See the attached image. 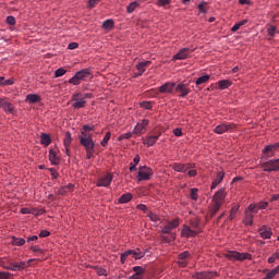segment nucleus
I'll return each instance as SVG.
<instances>
[{
    "mask_svg": "<svg viewBox=\"0 0 279 279\" xmlns=\"http://www.w3.org/2000/svg\"><path fill=\"white\" fill-rule=\"evenodd\" d=\"M279 258V253H275L272 254L269 258H268V263H276V260H278Z\"/></svg>",
    "mask_w": 279,
    "mask_h": 279,
    "instance_id": "5fc2aeb1",
    "label": "nucleus"
},
{
    "mask_svg": "<svg viewBox=\"0 0 279 279\" xmlns=\"http://www.w3.org/2000/svg\"><path fill=\"white\" fill-rule=\"evenodd\" d=\"M175 93H179V97L184 99L189 93H191V89L189 88V85L184 83H179L177 86H174Z\"/></svg>",
    "mask_w": 279,
    "mask_h": 279,
    "instance_id": "f8f14e48",
    "label": "nucleus"
},
{
    "mask_svg": "<svg viewBox=\"0 0 279 279\" xmlns=\"http://www.w3.org/2000/svg\"><path fill=\"white\" fill-rule=\"evenodd\" d=\"M221 209V205H217L216 203H213V206L209 210L210 217H215L217 215V211Z\"/></svg>",
    "mask_w": 279,
    "mask_h": 279,
    "instance_id": "e433bc0d",
    "label": "nucleus"
},
{
    "mask_svg": "<svg viewBox=\"0 0 279 279\" xmlns=\"http://www.w3.org/2000/svg\"><path fill=\"white\" fill-rule=\"evenodd\" d=\"M217 277V272L215 271H203V272H196L193 275V278L196 279H213Z\"/></svg>",
    "mask_w": 279,
    "mask_h": 279,
    "instance_id": "f3484780",
    "label": "nucleus"
},
{
    "mask_svg": "<svg viewBox=\"0 0 279 279\" xmlns=\"http://www.w3.org/2000/svg\"><path fill=\"white\" fill-rule=\"evenodd\" d=\"M225 257L229 260H252V254L239 253L236 251H230L225 254Z\"/></svg>",
    "mask_w": 279,
    "mask_h": 279,
    "instance_id": "20e7f679",
    "label": "nucleus"
},
{
    "mask_svg": "<svg viewBox=\"0 0 279 279\" xmlns=\"http://www.w3.org/2000/svg\"><path fill=\"white\" fill-rule=\"evenodd\" d=\"M187 175H189V178H195V175H197V170L190 168L187 170Z\"/></svg>",
    "mask_w": 279,
    "mask_h": 279,
    "instance_id": "4d7b16f0",
    "label": "nucleus"
},
{
    "mask_svg": "<svg viewBox=\"0 0 279 279\" xmlns=\"http://www.w3.org/2000/svg\"><path fill=\"white\" fill-rule=\"evenodd\" d=\"M178 226H180V220L174 219V220L168 222V223L163 227V229L161 230V232H162L163 234H171V231H172V230H175V228H178Z\"/></svg>",
    "mask_w": 279,
    "mask_h": 279,
    "instance_id": "ddd939ff",
    "label": "nucleus"
},
{
    "mask_svg": "<svg viewBox=\"0 0 279 279\" xmlns=\"http://www.w3.org/2000/svg\"><path fill=\"white\" fill-rule=\"evenodd\" d=\"M110 184H112V173H107L104 177H101L98 182H97V186H110Z\"/></svg>",
    "mask_w": 279,
    "mask_h": 279,
    "instance_id": "2eb2a0df",
    "label": "nucleus"
},
{
    "mask_svg": "<svg viewBox=\"0 0 279 279\" xmlns=\"http://www.w3.org/2000/svg\"><path fill=\"white\" fill-rule=\"evenodd\" d=\"M262 169L268 173H271L272 171H279V158L263 162Z\"/></svg>",
    "mask_w": 279,
    "mask_h": 279,
    "instance_id": "0eeeda50",
    "label": "nucleus"
},
{
    "mask_svg": "<svg viewBox=\"0 0 279 279\" xmlns=\"http://www.w3.org/2000/svg\"><path fill=\"white\" fill-rule=\"evenodd\" d=\"M276 32H277L276 26H270V27L267 29V34H268V36H270L271 38H274V36H276Z\"/></svg>",
    "mask_w": 279,
    "mask_h": 279,
    "instance_id": "3c124183",
    "label": "nucleus"
},
{
    "mask_svg": "<svg viewBox=\"0 0 279 279\" xmlns=\"http://www.w3.org/2000/svg\"><path fill=\"white\" fill-rule=\"evenodd\" d=\"M189 256H191V254L187 251H185V252L179 254V260H186V258H189Z\"/></svg>",
    "mask_w": 279,
    "mask_h": 279,
    "instance_id": "603ef678",
    "label": "nucleus"
},
{
    "mask_svg": "<svg viewBox=\"0 0 279 279\" xmlns=\"http://www.w3.org/2000/svg\"><path fill=\"white\" fill-rule=\"evenodd\" d=\"M49 160L52 165H60V158H58L53 149L49 150Z\"/></svg>",
    "mask_w": 279,
    "mask_h": 279,
    "instance_id": "bb28decb",
    "label": "nucleus"
},
{
    "mask_svg": "<svg viewBox=\"0 0 279 279\" xmlns=\"http://www.w3.org/2000/svg\"><path fill=\"white\" fill-rule=\"evenodd\" d=\"M247 213H251L252 215H256L258 213V205L256 204H251L247 209Z\"/></svg>",
    "mask_w": 279,
    "mask_h": 279,
    "instance_id": "79ce46f5",
    "label": "nucleus"
},
{
    "mask_svg": "<svg viewBox=\"0 0 279 279\" xmlns=\"http://www.w3.org/2000/svg\"><path fill=\"white\" fill-rule=\"evenodd\" d=\"M98 276H106L107 271L105 268H97L96 269Z\"/></svg>",
    "mask_w": 279,
    "mask_h": 279,
    "instance_id": "69168bd1",
    "label": "nucleus"
},
{
    "mask_svg": "<svg viewBox=\"0 0 279 279\" xmlns=\"http://www.w3.org/2000/svg\"><path fill=\"white\" fill-rule=\"evenodd\" d=\"M190 225L192 230H196L197 233L199 232V218H194L192 220H190Z\"/></svg>",
    "mask_w": 279,
    "mask_h": 279,
    "instance_id": "473e14b6",
    "label": "nucleus"
},
{
    "mask_svg": "<svg viewBox=\"0 0 279 279\" xmlns=\"http://www.w3.org/2000/svg\"><path fill=\"white\" fill-rule=\"evenodd\" d=\"M128 256H132L133 258H135V260H141V258L145 257V253L141 252V250L138 248L136 251L129 250L121 254V263H125Z\"/></svg>",
    "mask_w": 279,
    "mask_h": 279,
    "instance_id": "423d86ee",
    "label": "nucleus"
},
{
    "mask_svg": "<svg viewBox=\"0 0 279 279\" xmlns=\"http://www.w3.org/2000/svg\"><path fill=\"white\" fill-rule=\"evenodd\" d=\"M5 269H9L10 271H20L19 263H12L10 266H7Z\"/></svg>",
    "mask_w": 279,
    "mask_h": 279,
    "instance_id": "49530a36",
    "label": "nucleus"
},
{
    "mask_svg": "<svg viewBox=\"0 0 279 279\" xmlns=\"http://www.w3.org/2000/svg\"><path fill=\"white\" fill-rule=\"evenodd\" d=\"M197 230L192 229L191 227L184 225L182 232H181V236H185L186 239L191 238V236H197Z\"/></svg>",
    "mask_w": 279,
    "mask_h": 279,
    "instance_id": "a211bd4d",
    "label": "nucleus"
},
{
    "mask_svg": "<svg viewBox=\"0 0 279 279\" xmlns=\"http://www.w3.org/2000/svg\"><path fill=\"white\" fill-rule=\"evenodd\" d=\"M0 108L9 114H14V105L9 102L8 98H0Z\"/></svg>",
    "mask_w": 279,
    "mask_h": 279,
    "instance_id": "9b49d317",
    "label": "nucleus"
},
{
    "mask_svg": "<svg viewBox=\"0 0 279 279\" xmlns=\"http://www.w3.org/2000/svg\"><path fill=\"white\" fill-rule=\"evenodd\" d=\"M259 235L262 236V239H271V234H274V232H271V229L266 228V227H262L259 230Z\"/></svg>",
    "mask_w": 279,
    "mask_h": 279,
    "instance_id": "5701e85b",
    "label": "nucleus"
},
{
    "mask_svg": "<svg viewBox=\"0 0 279 279\" xmlns=\"http://www.w3.org/2000/svg\"><path fill=\"white\" fill-rule=\"evenodd\" d=\"M136 8H138V2L134 1L128 5L126 10H128L129 14H132V12H134V10H136Z\"/></svg>",
    "mask_w": 279,
    "mask_h": 279,
    "instance_id": "37998d69",
    "label": "nucleus"
},
{
    "mask_svg": "<svg viewBox=\"0 0 279 279\" xmlns=\"http://www.w3.org/2000/svg\"><path fill=\"white\" fill-rule=\"evenodd\" d=\"M90 77V69H83L75 73V75L70 78L69 84L74 86H80L82 82H86Z\"/></svg>",
    "mask_w": 279,
    "mask_h": 279,
    "instance_id": "f03ea898",
    "label": "nucleus"
},
{
    "mask_svg": "<svg viewBox=\"0 0 279 279\" xmlns=\"http://www.w3.org/2000/svg\"><path fill=\"white\" fill-rule=\"evenodd\" d=\"M236 213H239V205H235L231 208L230 215H229V221H233L235 219Z\"/></svg>",
    "mask_w": 279,
    "mask_h": 279,
    "instance_id": "c9c22d12",
    "label": "nucleus"
},
{
    "mask_svg": "<svg viewBox=\"0 0 279 279\" xmlns=\"http://www.w3.org/2000/svg\"><path fill=\"white\" fill-rule=\"evenodd\" d=\"M149 64H151V61H142L136 64V69L141 73H145V71H146L147 66H149Z\"/></svg>",
    "mask_w": 279,
    "mask_h": 279,
    "instance_id": "393cba45",
    "label": "nucleus"
},
{
    "mask_svg": "<svg viewBox=\"0 0 279 279\" xmlns=\"http://www.w3.org/2000/svg\"><path fill=\"white\" fill-rule=\"evenodd\" d=\"M71 143H73V137L71 136V132H66L63 140V145L64 147H71Z\"/></svg>",
    "mask_w": 279,
    "mask_h": 279,
    "instance_id": "2f4dec72",
    "label": "nucleus"
},
{
    "mask_svg": "<svg viewBox=\"0 0 279 279\" xmlns=\"http://www.w3.org/2000/svg\"><path fill=\"white\" fill-rule=\"evenodd\" d=\"M173 134H174V136H182V134H183L182 129H180V128L174 129Z\"/></svg>",
    "mask_w": 279,
    "mask_h": 279,
    "instance_id": "338daca9",
    "label": "nucleus"
},
{
    "mask_svg": "<svg viewBox=\"0 0 279 279\" xmlns=\"http://www.w3.org/2000/svg\"><path fill=\"white\" fill-rule=\"evenodd\" d=\"M8 278H10V272L0 271V279H8Z\"/></svg>",
    "mask_w": 279,
    "mask_h": 279,
    "instance_id": "774afa93",
    "label": "nucleus"
},
{
    "mask_svg": "<svg viewBox=\"0 0 279 279\" xmlns=\"http://www.w3.org/2000/svg\"><path fill=\"white\" fill-rule=\"evenodd\" d=\"M173 88H175V83H165L159 87V93H173Z\"/></svg>",
    "mask_w": 279,
    "mask_h": 279,
    "instance_id": "aec40b11",
    "label": "nucleus"
},
{
    "mask_svg": "<svg viewBox=\"0 0 279 279\" xmlns=\"http://www.w3.org/2000/svg\"><path fill=\"white\" fill-rule=\"evenodd\" d=\"M49 234H51V232H49L47 230H41L40 233H39V236L41 239H45V238L49 236Z\"/></svg>",
    "mask_w": 279,
    "mask_h": 279,
    "instance_id": "bf43d9fd",
    "label": "nucleus"
},
{
    "mask_svg": "<svg viewBox=\"0 0 279 279\" xmlns=\"http://www.w3.org/2000/svg\"><path fill=\"white\" fill-rule=\"evenodd\" d=\"M191 56V49L182 48L177 54L172 57V60H186Z\"/></svg>",
    "mask_w": 279,
    "mask_h": 279,
    "instance_id": "dca6fc26",
    "label": "nucleus"
},
{
    "mask_svg": "<svg viewBox=\"0 0 279 279\" xmlns=\"http://www.w3.org/2000/svg\"><path fill=\"white\" fill-rule=\"evenodd\" d=\"M87 99H93V94L92 93H87V94L76 93V94H74L71 98L72 108H74V110H81V108H86V100Z\"/></svg>",
    "mask_w": 279,
    "mask_h": 279,
    "instance_id": "f257e3e1",
    "label": "nucleus"
},
{
    "mask_svg": "<svg viewBox=\"0 0 279 279\" xmlns=\"http://www.w3.org/2000/svg\"><path fill=\"white\" fill-rule=\"evenodd\" d=\"M158 138H160V135H149L145 138L144 145H147V147H154Z\"/></svg>",
    "mask_w": 279,
    "mask_h": 279,
    "instance_id": "412c9836",
    "label": "nucleus"
},
{
    "mask_svg": "<svg viewBox=\"0 0 279 279\" xmlns=\"http://www.w3.org/2000/svg\"><path fill=\"white\" fill-rule=\"evenodd\" d=\"M102 27H104V29H107L108 32H110V29H112V27H114V21L113 20H106L102 23Z\"/></svg>",
    "mask_w": 279,
    "mask_h": 279,
    "instance_id": "72a5a7b5",
    "label": "nucleus"
},
{
    "mask_svg": "<svg viewBox=\"0 0 279 279\" xmlns=\"http://www.w3.org/2000/svg\"><path fill=\"white\" fill-rule=\"evenodd\" d=\"M50 173H51V177L53 178V180H56L60 175V173H58L57 170L53 168H50Z\"/></svg>",
    "mask_w": 279,
    "mask_h": 279,
    "instance_id": "680f3d73",
    "label": "nucleus"
},
{
    "mask_svg": "<svg viewBox=\"0 0 279 279\" xmlns=\"http://www.w3.org/2000/svg\"><path fill=\"white\" fill-rule=\"evenodd\" d=\"M218 86L220 90H226V88H230V86H232V82H230V80H222L218 82Z\"/></svg>",
    "mask_w": 279,
    "mask_h": 279,
    "instance_id": "c85d7f7f",
    "label": "nucleus"
},
{
    "mask_svg": "<svg viewBox=\"0 0 279 279\" xmlns=\"http://www.w3.org/2000/svg\"><path fill=\"white\" fill-rule=\"evenodd\" d=\"M210 80V75L206 74L196 80V86H202V84H206Z\"/></svg>",
    "mask_w": 279,
    "mask_h": 279,
    "instance_id": "f704fd0d",
    "label": "nucleus"
},
{
    "mask_svg": "<svg viewBox=\"0 0 279 279\" xmlns=\"http://www.w3.org/2000/svg\"><path fill=\"white\" fill-rule=\"evenodd\" d=\"M29 263H32V259H29L27 263L20 262L17 263V268L20 269V271H22V269H27V267H29Z\"/></svg>",
    "mask_w": 279,
    "mask_h": 279,
    "instance_id": "c03bdc74",
    "label": "nucleus"
},
{
    "mask_svg": "<svg viewBox=\"0 0 279 279\" xmlns=\"http://www.w3.org/2000/svg\"><path fill=\"white\" fill-rule=\"evenodd\" d=\"M277 274H279V265L272 270H269L264 279H274L276 278Z\"/></svg>",
    "mask_w": 279,
    "mask_h": 279,
    "instance_id": "c756f323",
    "label": "nucleus"
},
{
    "mask_svg": "<svg viewBox=\"0 0 279 279\" xmlns=\"http://www.w3.org/2000/svg\"><path fill=\"white\" fill-rule=\"evenodd\" d=\"M133 271H135V274H137V276H143V274H145V268H143L141 266H135V267H133Z\"/></svg>",
    "mask_w": 279,
    "mask_h": 279,
    "instance_id": "de8ad7c7",
    "label": "nucleus"
},
{
    "mask_svg": "<svg viewBox=\"0 0 279 279\" xmlns=\"http://www.w3.org/2000/svg\"><path fill=\"white\" fill-rule=\"evenodd\" d=\"M12 244L21 247V245H25V239L13 236Z\"/></svg>",
    "mask_w": 279,
    "mask_h": 279,
    "instance_id": "58836bf2",
    "label": "nucleus"
},
{
    "mask_svg": "<svg viewBox=\"0 0 279 279\" xmlns=\"http://www.w3.org/2000/svg\"><path fill=\"white\" fill-rule=\"evenodd\" d=\"M128 202H132V193L123 194V195L119 198V204H128Z\"/></svg>",
    "mask_w": 279,
    "mask_h": 279,
    "instance_id": "7c9ffc66",
    "label": "nucleus"
},
{
    "mask_svg": "<svg viewBox=\"0 0 279 279\" xmlns=\"http://www.w3.org/2000/svg\"><path fill=\"white\" fill-rule=\"evenodd\" d=\"M132 134H134V132L124 133L119 136L118 141H125V140L128 141L132 138Z\"/></svg>",
    "mask_w": 279,
    "mask_h": 279,
    "instance_id": "a18cd8bd",
    "label": "nucleus"
},
{
    "mask_svg": "<svg viewBox=\"0 0 279 279\" xmlns=\"http://www.w3.org/2000/svg\"><path fill=\"white\" fill-rule=\"evenodd\" d=\"M40 141L41 145H44L45 147H49V145H51V137L49 136V134L43 133L40 135Z\"/></svg>",
    "mask_w": 279,
    "mask_h": 279,
    "instance_id": "a878e982",
    "label": "nucleus"
},
{
    "mask_svg": "<svg viewBox=\"0 0 279 279\" xmlns=\"http://www.w3.org/2000/svg\"><path fill=\"white\" fill-rule=\"evenodd\" d=\"M112 137V133L107 132L102 141L100 142L101 147H106L108 145V141Z\"/></svg>",
    "mask_w": 279,
    "mask_h": 279,
    "instance_id": "ea45409f",
    "label": "nucleus"
},
{
    "mask_svg": "<svg viewBox=\"0 0 279 279\" xmlns=\"http://www.w3.org/2000/svg\"><path fill=\"white\" fill-rule=\"evenodd\" d=\"M153 175H154V170H151V168L147 166H141L138 168V172H137L138 182H145L147 180H150Z\"/></svg>",
    "mask_w": 279,
    "mask_h": 279,
    "instance_id": "39448f33",
    "label": "nucleus"
},
{
    "mask_svg": "<svg viewBox=\"0 0 279 279\" xmlns=\"http://www.w3.org/2000/svg\"><path fill=\"white\" fill-rule=\"evenodd\" d=\"M78 138H80V144L83 147H85V150L95 149V141H93L92 133H82V135H80Z\"/></svg>",
    "mask_w": 279,
    "mask_h": 279,
    "instance_id": "7ed1b4c3",
    "label": "nucleus"
},
{
    "mask_svg": "<svg viewBox=\"0 0 279 279\" xmlns=\"http://www.w3.org/2000/svg\"><path fill=\"white\" fill-rule=\"evenodd\" d=\"M172 169L178 171V173H186L189 169H193V165L191 163H173Z\"/></svg>",
    "mask_w": 279,
    "mask_h": 279,
    "instance_id": "4468645a",
    "label": "nucleus"
},
{
    "mask_svg": "<svg viewBox=\"0 0 279 279\" xmlns=\"http://www.w3.org/2000/svg\"><path fill=\"white\" fill-rule=\"evenodd\" d=\"M245 23H247V20H243L239 23H235L233 25V27L231 28V32H239V29H241V27H243V25H245Z\"/></svg>",
    "mask_w": 279,
    "mask_h": 279,
    "instance_id": "a19ab883",
    "label": "nucleus"
},
{
    "mask_svg": "<svg viewBox=\"0 0 279 279\" xmlns=\"http://www.w3.org/2000/svg\"><path fill=\"white\" fill-rule=\"evenodd\" d=\"M236 124L234 123H222L217 125L214 129L215 134H226V132H231V130H235Z\"/></svg>",
    "mask_w": 279,
    "mask_h": 279,
    "instance_id": "1a4fd4ad",
    "label": "nucleus"
},
{
    "mask_svg": "<svg viewBox=\"0 0 279 279\" xmlns=\"http://www.w3.org/2000/svg\"><path fill=\"white\" fill-rule=\"evenodd\" d=\"M7 23H8V25H16V19H14V16H12V15H9L7 17Z\"/></svg>",
    "mask_w": 279,
    "mask_h": 279,
    "instance_id": "864d4df0",
    "label": "nucleus"
},
{
    "mask_svg": "<svg viewBox=\"0 0 279 279\" xmlns=\"http://www.w3.org/2000/svg\"><path fill=\"white\" fill-rule=\"evenodd\" d=\"M269 204L267 202H262L257 205L258 210H265Z\"/></svg>",
    "mask_w": 279,
    "mask_h": 279,
    "instance_id": "13d9d810",
    "label": "nucleus"
},
{
    "mask_svg": "<svg viewBox=\"0 0 279 279\" xmlns=\"http://www.w3.org/2000/svg\"><path fill=\"white\" fill-rule=\"evenodd\" d=\"M272 151H278V146L276 144H270V145H267L264 150H263V154L266 156V158H271V155Z\"/></svg>",
    "mask_w": 279,
    "mask_h": 279,
    "instance_id": "4be33fe9",
    "label": "nucleus"
},
{
    "mask_svg": "<svg viewBox=\"0 0 279 279\" xmlns=\"http://www.w3.org/2000/svg\"><path fill=\"white\" fill-rule=\"evenodd\" d=\"M226 189L218 190L214 196H213V204H216L218 206H223V203L226 202Z\"/></svg>",
    "mask_w": 279,
    "mask_h": 279,
    "instance_id": "6e6552de",
    "label": "nucleus"
},
{
    "mask_svg": "<svg viewBox=\"0 0 279 279\" xmlns=\"http://www.w3.org/2000/svg\"><path fill=\"white\" fill-rule=\"evenodd\" d=\"M85 151H86L87 160H90V158H93V154H95V149H88V150H85Z\"/></svg>",
    "mask_w": 279,
    "mask_h": 279,
    "instance_id": "052dcab7",
    "label": "nucleus"
},
{
    "mask_svg": "<svg viewBox=\"0 0 279 279\" xmlns=\"http://www.w3.org/2000/svg\"><path fill=\"white\" fill-rule=\"evenodd\" d=\"M77 47H80V44H77V43H70L68 45V49H70V50L77 49Z\"/></svg>",
    "mask_w": 279,
    "mask_h": 279,
    "instance_id": "e2e57ef3",
    "label": "nucleus"
},
{
    "mask_svg": "<svg viewBox=\"0 0 279 279\" xmlns=\"http://www.w3.org/2000/svg\"><path fill=\"white\" fill-rule=\"evenodd\" d=\"M253 223H254V214H252L250 211H245L244 225L253 226Z\"/></svg>",
    "mask_w": 279,
    "mask_h": 279,
    "instance_id": "b1692460",
    "label": "nucleus"
},
{
    "mask_svg": "<svg viewBox=\"0 0 279 279\" xmlns=\"http://www.w3.org/2000/svg\"><path fill=\"white\" fill-rule=\"evenodd\" d=\"M141 108H145V110H151V102L150 101H144L141 104Z\"/></svg>",
    "mask_w": 279,
    "mask_h": 279,
    "instance_id": "6e6d98bb",
    "label": "nucleus"
},
{
    "mask_svg": "<svg viewBox=\"0 0 279 279\" xmlns=\"http://www.w3.org/2000/svg\"><path fill=\"white\" fill-rule=\"evenodd\" d=\"M65 73H66V70H64L63 68H59L54 72V77H62V75H64Z\"/></svg>",
    "mask_w": 279,
    "mask_h": 279,
    "instance_id": "09e8293b",
    "label": "nucleus"
},
{
    "mask_svg": "<svg viewBox=\"0 0 279 279\" xmlns=\"http://www.w3.org/2000/svg\"><path fill=\"white\" fill-rule=\"evenodd\" d=\"M190 197H191V199H193L194 202H197V197H198V195H197V189L194 187V189L191 190Z\"/></svg>",
    "mask_w": 279,
    "mask_h": 279,
    "instance_id": "8fccbe9b",
    "label": "nucleus"
},
{
    "mask_svg": "<svg viewBox=\"0 0 279 279\" xmlns=\"http://www.w3.org/2000/svg\"><path fill=\"white\" fill-rule=\"evenodd\" d=\"M223 178H226V172L219 171L216 175V179L211 183V191H215V189H217V186L223 182Z\"/></svg>",
    "mask_w": 279,
    "mask_h": 279,
    "instance_id": "6ab92c4d",
    "label": "nucleus"
},
{
    "mask_svg": "<svg viewBox=\"0 0 279 279\" xmlns=\"http://www.w3.org/2000/svg\"><path fill=\"white\" fill-rule=\"evenodd\" d=\"M26 99L29 104H38V101H40V96L38 94H28Z\"/></svg>",
    "mask_w": 279,
    "mask_h": 279,
    "instance_id": "cd10ccee",
    "label": "nucleus"
},
{
    "mask_svg": "<svg viewBox=\"0 0 279 279\" xmlns=\"http://www.w3.org/2000/svg\"><path fill=\"white\" fill-rule=\"evenodd\" d=\"M148 217L150 219V221H158V215L150 213L148 214Z\"/></svg>",
    "mask_w": 279,
    "mask_h": 279,
    "instance_id": "0e129e2a",
    "label": "nucleus"
},
{
    "mask_svg": "<svg viewBox=\"0 0 279 279\" xmlns=\"http://www.w3.org/2000/svg\"><path fill=\"white\" fill-rule=\"evenodd\" d=\"M147 125H149V120L144 119L142 120V122H138L134 130H133V134H136L137 136H141V134H145V130L147 128Z\"/></svg>",
    "mask_w": 279,
    "mask_h": 279,
    "instance_id": "9d476101",
    "label": "nucleus"
},
{
    "mask_svg": "<svg viewBox=\"0 0 279 279\" xmlns=\"http://www.w3.org/2000/svg\"><path fill=\"white\" fill-rule=\"evenodd\" d=\"M90 132H95V125H89V124H85L83 125V131L81 132L82 134H90Z\"/></svg>",
    "mask_w": 279,
    "mask_h": 279,
    "instance_id": "4c0bfd02",
    "label": "nucleus"
}]
</instances>
